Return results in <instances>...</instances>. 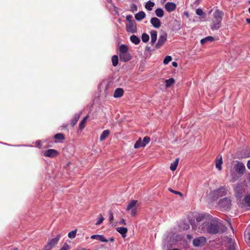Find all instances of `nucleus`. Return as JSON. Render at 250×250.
<instances>
[{"instance_id":"obj_1","label":"nucleus","mask_w":250,"mask_h":250,"mask_svg":"<svg viewBox=\"0 0 250 250\" xmlns=\"http://www.w3.org/2000/svg\"><path fill=\"white\" fill-rule=\"evenodd\" d=\"M196 224L191 225L193 229L200 233L207 232L209 234H217L220 231V224L217 219H208L204 214H199L195 218Z\"/></svg>"},{"instance_id":"obj_2","label":"nucleus","mask_w":250,"mask_h":250,"mask_svg":"<svg viewBox=\"0 0 250 250\" xmlns=\"http://www.w3.org/2000/svg\"><path fill=\"white\" fill-rule=\"evenodd\" d=\"M119 56L121 61L127 62L130 61L132 56L128 51V47L125 44H121L119 48Z\"/></svg>"},{"instance_id":"obj_3","label":"nucleus","mask_w":250,"mask_h":250,"mask_svg":"<svg viewBox=\"0 0 250 250\" xmlns=\"http://www.w3.org/2000/svg\"><path fill=\"white\" fill-rule=\"evenodd\" d=\"M224 13L219 10H216L213 13L214 19L212 21L213 25L211 27L212 30H217L220 27V22L222 21Z\"/></svg>"},{"instance_id":"obj_4","label":"nucleus","mask_w":250,"mask_h":250,"mask_svg":"<svg viewBox=\"0 0 250 250\" xmlns=\"http://www.w3.org/2000/svg\"><path fill=\"white\" fill-rule=\"evenodd\" d=\"M218 205L225 209H229L231 206V200L229 197H225L219 200Z\"/></svg>"},{"instance_id":"obj_5","label":"nucleus","mask_w":250,"mask_h":250,"mask_svg":"<svg viewBox=\"0 0 250 250\" xmlns=\"http://www.w3.org/2000/svg\"><path fill=\"white\" fill-rule=\"evenodd\" d=\"M138 201L137 200H132L129 204L128 205L126 210H130L131 214L132 216H135L137 214V203Z\"/></svg>"},{"instance_id":"obj_6","label":"nucleus","mask_w":250,"mask_h":250,"mask_svg":"<svg viewBox=\"0 0 250 250\" xmlns=\"http://www.w3.org/2000/svg\"><path fill=\"white\" fill-rule=\"evenodd\" d=\"M234 169L239 175H243L245 171V166L242 162L236 161V164L234 166Z\"/></svg>"},{"instance_id":"obj_7","label":"nucleus","mask_w":250,"mask_h":250,"mask_svg":"<svg viewBox=\"0 0 250 250\" xmlns=\"http://www.w3.org/2000/svg\"><path fill=\"white\" fill-rule=\"evenodd\" d=\"M206 241L207 239L205 237L200 236L193 240V245L195 247L202 246L206 243Z\"/></svg>"},{"instance_id":"obj_8","label":"nucleus","mask_w":250,"mask_h":250,"mask_svg":"<svg viewBox=\"0 0 250 250\" xmlns=\"http://www.w3.org/2000/svg\"><path fill=\"white\" fill-rule=\"evenodd\" d=\"M167 34L164 33L159 36L158 42L155 44V47L157 49L160 48L167 41Z\"/></svg>"},{"instance_id":"obj_9","label":"nucleus","mask_w":250,"mask_h":250,"mask_svg":"<svg viewBox=\"0 0 250 250\" xmlns=\"http://www.w3.org/2000/svg\"><path fill=\"white\" fill-rule=\"evenodd\" d=\"M60 235L52 239L44 247V250H51L57 244L60 238Z\"/></svg>"},{"instance_id":"obj_10","label":"nucleus","mask_w":250,"mask_h":250,"mask_svg":"<svg viewBox=\"0 0 250 250\" xmlns=\"http://www.w3.org/2000/svg\"><path fill=\"white\" fill-rule=\"evenodd\" d=\"M126 30L128 32L131 33L137 32V30L135 22H130L126 23Z\"/></svg>"},{"instance_id":"obj_11","label":"nucleus","mask_w":250,"mask_h":250,"mask_svg":"<svg viewBox=\"0 0 250 250\" xmlns=\"http://www.w3.org/2000/svg\"><path fill=\"white\" fill-rule=\"evenodd\" d=\"M227 189L225 187H222L214 191V194L217 197H222L225 195L227 193Z\"/></svg>"},{"instance_id":"obj_12","label":"nucleus","mask_w":250,"mask_h":250,"mask_svg":"<svg viewBox=\"0 0 250 250\" xmlns=\"http://www.w3.org/2000/svg\"><path fill=\"white\" fill-rule=\"evenodd\" d=\"M176 5L173 2H167L165 5V9L168 12H171L176 9Z\"/></svg>"},{"instance_id":"obj_13","label":"nucleus","mask_w":250,"mask_h":250,"mask_svg":"<svg viewBox=\"0 0 250 250\" xmlns=\"http://www.w3.org/2000/svg\"><path fill=\"white\" fill-rule=\"evenodd\" d=\"M150 23L154 28H158L161 26V21L157 18L153 17L151 18Z\"/></svg>"},{"instance_id":"obj_14","label":"nucleus","mask_w":250,"mask_h":250,"mask_svg":"<svg viewBox=\"0 0 250 250\" xmlns=\"http://www.w3.org/2000/svg\"><path fill=\"white\" fill-rule=\"evenodd\" d=\"M58 154L57 151L53 149H48L44 152V155L45 156L49 157H53L57 156Z\"/></svg>"},{"instance_id":"obj_15","label":"nucleus","mask_w":250,"mask_h":250,"mask_svg":"<svg viewBox=\"0 0 250 250\" xmlns=\"http://www.w3.org/2000/svg\"><path fill=\"white\" fill-rule=\"evenodd\" d=\"M90 238L92 239H97L102 242H107L108 240L106 239L105 237L102 235L95 234L91 235Z\"/></svg>"},{"instance_id":"obj_16","label":"nucleus","mask_w":250,"mask_h":250,"mask_svg":"<svg viewBox=\"0 0 250 250\" xmlns=\"http://www.w3.org/2000/svg\"><path fill=\"white\" fill-rule=\"evenodd\" d=\"M124 93V91L122 88H118L115 89L113 96L115 98H120L121 97Z\"/></svg>"},{"instance_id":"obj_17","label":"nucleus","mask_w":250,"mask_h":250,"mask_svg":"<svg viewBox=\"0 0 250 250\" xmlns=\"http://www.w3.org/2000/svg\"><path fill=\"white\" fill-rule=\"evenodd\" d=\"M222 164H223V161H222V156H220L219 158V157H218L217 159L216 160V162H215L216 168L220 171L221 170Z\"/></svg>"},{"instance_id":"obj_18","label":"nucleus","mask_w":250,"mask_h":250,"mask_svg":"<svg viewBox=\"0 0 250 250\" xmlns=\"http://www.w3.org/2000/svg\"><path fill=\"white\" fill-rule=\"evenodd\" d=\"M116 230L122 234L123 237H125L126 236V233L127 232V229L126 228L118 227L116 228Z\"/></svg>"},{"instance_id":"obj_19","label":"nucleus","mask_w":250,"mask_h":250,"mask_svg":"<svg viewBox=\"0 0 250 250\" xmlns=\"http://www.w3.org/2000/svg\"><path fill=\"white\" fill-rule=\"evenodd\" d=\"M151 42L153 44L155 42L157 38V33L155 30H152L150 32Z\"/></svg>"},{"instance_id":"obj_20","label":"nucleus","mask_w":250,"mask_h":250,"mask_svg":"<svg viewBox=\"0 0 250 250\" xmlns=\"http://www.w3.org/2000/svg\"><path fill=\"white\" fill-rule=\"evenodd\" d=\"M146 16V14L143 11H140L135 14V18L137 21H141Z\"/></svg>"},{"instance_id":"obj_21","label":"nucleus","mask_w":250,"mask_h":250,"mask_svg":"<svg viewBox=\"0 0 250 250\" xmlns=\"http://www.w3.org/2000/svg\"><path fill=\"white\" fill-rule=\"evenodd\" d=\"M110 132L108 130H104L100 136V140L101 141L104 140L109 135Z\"/></svg>"},{"instance_id":"obj_22","label":"nucleus","mask_w":250,"mask_h":250,"mask_svg":"<svg viewBox=\"0 0 250 250\" xmlns=\"http://www.w3.org/2000/svg\"><path fill=\"white\" fill-rule=\"evenodd\" d=\"M130 40L132 42L134 43L135 44H138L140 42V39L139 38L137 37L136 35H132L130 38Z\"/></svg>"},{"instance_id":"obj_23","label":"nucleus","mask_w":250,"mask_h":250,"mask_svg":"<svg viewBox=\"0 0 250 250\" xmlns=\"http://www.w3.org/2000/svg\"><path fill=\"white\" fill-rule=\"evenodd\" d=\"M214 41V39L213 37H212L211 36H208V37H206L205 38L202 39L201 40L200 42L202 44H203L207 42H212Z\"/></svg>"},{"instance_id":"obj_24","label":"nucleus","mask_w":250,"mask_h":250,"mask_svg":"<svg viewBox=\"0 0 250 250\" xmlns=\"http://www.w3.org/2000/svg\"><path fill=\"white\" fill-rule=\"evenodd\" d=\"M88 116H86L81 121V122H80V123L79 124V129H80L82 130L84 128V127L85 126V123H86V120L88 119Z\"/></svg>"},{"instance_id":"obj_25","label":"nucleus","mask_w":250,"mask_h":250,"mask_svg":"<svg viewBox=\"0 0 250 250\" xmlns=\"http://www.w3.org/2000/svg\"><path fill=\"white\" fill-rule=\"evenodd\" d=\"M178 163H179V158H177L173 163L171 164L170 166V170L172 171L175 170L177 167Z\"/></svg>"},{"instance_id":"obj_26","label":"nucleus","mask_w":250,"mask_h":250,"mask_svg":"<svg viewBox=\"0 0 250 250\" xmlns=\"http://www.w3.org/2000/svg\"><path fill=\"white\" fill-rule=\"evenodd\" d=\"M175 82V80L173 78H170L165 81L166 87L168 88L170 87Z\"/></svg>"},{"instance_id":"obj_27","label":"nucleus","mask_w":250,"mask_h":250,"mask_svg":"<svg viewBox=\"0 0 250 250\" xmlns=\"http://www.w3.org/2000/svg\"><path fill=\"white\" fill-rule=\"evenodd\" d=\"M154 3L153 2L151 1L150 0H149L147 1L146 5H145V8L151 11L152 10L153 7L154 6Z\"/></svg>"},{"instance_id":"obj_28","label":"nucleus","mask_w":250,"mask_h":250,"mask_svg":"<svg viewBox=\"0 0 250 250\" xmlns=\"http://www.w3.org/2000/svg\"><path fill=\"white\" fill-rule=\"evenodd\" d=\"M81 113H78L77 114H76L74 116V119L72 120V122H71V125L72 126H73L74 125H75L76 123H77V122L78 121L80 117V116H81Z\"/></svg>"},{"instance_id":"obj_29","label":"nucleus","mask_w":250,"mask_h":250,"mask_svg":"<svg viewBox=\"0 0 250 250\" xmlns=\"http://www.w3.org/2000/svg\"><path fill=\"white\" fill-rule=\"evenodd\" d=\"M141 138H140L135 143L134 146L135 148H139L141 147H144Z\"/></svg>"},{"instance_id":"obj_30","label":"nucleus","mask_w":250,"mask_h":250,"mask_svg":"<svg viewBox=\"0 0 250 250\" xmlns=\"http://www.w3.org/2000/svg\"><path fill=\"white\" fill-rule=\"evenodd\" d=\"M111 60H112V65L114 66H116L117 65V64L118 63V62H119V58H118V56H117V55L113 56Z\"/></svg>"},{"instance_id":"obj_31","label":"nucleus","mask_w":250,"mask_h":250,"mask_svg":"<svg viewBox=\"0 0 250 250\" xmlns=\"http://www.w3.org/2000/svg\"><path fill=\"white\" fill-rule=\"evenodd\" d=\"M155 14L158 17H162L164 15V11L161 8H157L155 10Z\"/></svg>"},{"instance_id":"obj_32","label":"nucleus","mask_w":250,"mask_h":250,"mask_svg":"<svg viewBox=\"0 0 250 250\" xmlns=\"http://www.w3.org/2000/svg\"><path fill=\"white\" fill-rule=\"evenodd\" d=\"M142 40L143 42H147L149 40L148 35L146 33H143L142 35Z\"/></svg>"},{"instance_id":"obj_33","label":"nucleus","mask_w":250,"mask_h":250,"mask_svg":"<svg viewBox=\"0 0 250 250\" xmlns=\"http://www.w3.org/2000/svg\"><path fill=\"white\" fill-rule=\"evenodd\" d=\"M244 204L245 206L250 207V195L244 198Z\"/></svg>"},{"instance_id":"obj_34","label":"nucleus","mask_w":250,"mask_h":250,"mask_svg":"<svg viewBox=\"0 0 250 250\" xmlns=\"http://www.w3.org/2000/svg\"><path fill=\"white\" fill-rule=\"evenodd\" d=\"M77 233V230H72L69 232L68 236L70 239H73L76 237Z\"/></svg>"},{"instance_id":"obj_35","label":"nucleus","mask_w":250,"mask_h":250,"mask_svg":"<svg viewBox=\"0 0 250 250\" xmlns=\"http://www.w3.org/2000/svg\"><path fill=\"white\" fill-rule=\"evenodd\" d=\"M172 60V57L170 56H167L164 60L163 63L165 64H168Z\"/></svg>"},{"instance_id":"obj_36","label":"nucleus","mask_w":250,"mask_h":250,"mask_svg":"<svg viewBox=\"0 0 250 250\" xmlns=\"http://www.w3.org/2000/svg\"><path fill=\"white\" fill-rule=\"evenodd\" d=\"M150 139L149 137L146 136L143 139V144L144 147L150 142Z\"/></svg>"},{"instance_id":"obj_37","label":"nucleus","mask_w":250,"mask_h":250,"mask_svg":"<svg viewBox=\"0 0 250 250\" xmlns=\"http://www.w3.org/2000/svg\"><path fill=\"white\" fill-rule=\"evenodd\" d=\"M196 14L199 16H202L204 17L205 13L203 12L202 9L200 8H198L196 10Z\"/></svg>"},{"instance_id":"obj_38","label":"nucleus","mask_w":250,"mask_h":250,"mask_svg":"<svg viewBox=\"0 0 250 250\" xmlns=\"http://www.w3.org/2000/svg\"><path fill=\"white\" fill-rule=\"evenodd\" d=\"M104 220V218L103 217V216L101 214H100L99 215V219L97 221V222H96V225H99L101 224L102 223H103Z\"/></svg>"},{"instance_id":"obj_39","label":"nucleus","mask_w":250,"mask_h":250,"mask_svg":"<svg viewBox=\"0 0 250 250\" xmlns=\"http://www.w3.org/2000/svg\"><path fill=\"white\" fill-rule=\"evenodd\" d=\"M245 240L247 243L250 245V231L248 232L245 235Z\"/></svg>"},{"instance_id":"obj_40","label":"nucleus","mask_w":250,"mask_h":250,"mask_svg":"<svg viewBox=\"0 0 250 250\" xmlns=\"http://www.w3.org/2000/svg\"><path fill=\"white\" fill-rule=\"evenodd\" d=\"M168 190H169V191H170V192H171L173 193H174V194H177V195H179L181 197H182L183 196L182 193L179 191L174 190L172 189L171 188H169Z\"/></svg>"},{"instance_id":"obj_41","label":"nucleus","mask_w":250,"mask_h":250,"mask_svg":"<svg viewBox=\"0 0 250 250\" xmlns=\"http://www.w3.org/2000/svg\"><path fill=\"white\" fill-rule=\"evenodd\" d=\"M132 16L131 15H127L126 17V20L128 21V22H135L134 21L132 20Z\"/></svg>"},{"instance_id":"obj_42","label":"nucleus","mask_w":250,"mask_h":250,"mask_svg":"<svg viewBox=\"0 0 250 250\" xmlns=\"http://www.w3.org/2000/svg\"><path fill=\"white\" fill-rule=\"evenodd\" d=\"M54 138L55 139H62V133H58L56 134L54 136Z\"/></svg>"},{"instance_id":"obj_43","label":"nucleus","mask_w":250,"mask_h":250,"mask_svg":"<svg viewBox=\"0 0 250 250\" xmlns=\"http://www.w3.org/2000/svg\"><path fill=\"white\" fill-rule=\"evenodd\" d=\"M109 222L110 223H112V221L113 220V214L111 211H110L109 212Z\"/></svg>"},{"instance_id":"obj_44","label":"nucleus","mask_w":250,"mask_h":250,"mask_svg":"<svg viewBox=\"0 0 250 250\" xmlns=\"http://www.w3.org/2000/svg\"><path fill=\"white\" fill-rule=\"evenodd\" d=\"M70 246L66 243L63 244V250H70Z\"/></svg>"},{"instance_id":"obj_45","label":"nucleus","mask_w":250,"mask_h":250,"mask_svg":"<svg viewBox=\"0 0 250 250\" xmlns=\"http://www.w3.org/2000/svg\"><path fill=\"white\" fill-rule=\"evenodd\" d=\"M131 8L132 9V10L134 11H137V6L136 4H133L131 6Z\"/></svg>"},{"instance_id":"obj_46","label":"nucleus","mask_w":250,"mask_h":250,"mask_svg":"<svg viewBox=\"0 0 250 250\" xmlns=\"http://www.w3.org/2000/svg\"><path fill=\"white\" fill-rule=\"evenodd\" d=\"M119 223L121 225H125V219H122Z\"/></svg>"},{"instance_id":"obj_47","label":"nucleus","mask_w":250,"mask_h":250,"mask_svg":"<svg viewBox=\"0 0 250 250\" xmlns=\"http://www.w3.org/2000/svg\"><path fill=\"white\" fill-rule=\"evenodd\" d=\"M240 188V186L239 185H238L235 187V188H234V190L235 191H237Z\"/></svg>"},{"instance_id":"obj_48","label":"nucleus","mask_w":250,"mask_h":250,"mask_svg":"<svg viewBox=\"0 0 250 250\" xmlns=\"http://www.w3.org/2000/svg\"><path fill=\"white\" fill-rule=\"evenodd\" d=\"M172 65L174 67H177V66H178V64H177V63L176 62H172Z\"/></svg>"},{"instance_id":"obj_49","label":"nucleus","mask_w":250,"mask_h":250,"mask_svg":"<svg viewBox=\"0 0 250 250\" xmlns=\"http://www.w3.org/2000/svg\"><path fill=\"white\" fill-rule=\"evenodd\" d=\"M234 249H235L234 246L233 245H231L229 247L228 250H234Z\"/></svg>"},{"instance_id":"obj_50","label":"nucleus","mask_w":250,"mask_h":250,"mask_svg":"<svg viewBox=\"0 0 250 250\" xmlns=\"http://www.w3.org/2000/svg\"><path fill=\"white\" fill-rule=\"evenodd\" d=\"M108 241H110L111 242H113L114 241V238L113 237H112L111 238H110V239L109 240H108Z\"/></svg>"},{"instance_id":"obj_51","label":"nucleus","mask_w":250,"mask_h":250,"mask_svg":"<svg viewBox=\"0 0 250 250\" xmlns=\"http://www.w3.org/2000/svg\"><path fill=\"white\" fill-rule=\"evenodd\" d=\"M247 167L249 169H250V160L248 161L247 163Z\"/></svg>"},{"instance_id":"obj_52","label":"nucleus","mask_w":250,"mask_h":250,"mask_svg":"<svg viewBox=\"0 0 250 250\" xmlns=\"http://www.w3.org/2000/svg\"><path fill=\"white\" fill-rule=\"evenodd\" d=\"M246 21L248 23L250 24V19H246Z\"/></svg>"},{"instance_id":"obj_53","label":"nucleus","mask_w":250,"mask_h":250,"mask_svg":"<svg viewBox=\"0 0 250 250\" xmlns=\"http://www.w3.org/2000/svg\"><path fill=\"white\" fill-rule=\"evenodd\" d=\"M77 250H89L84 249V248H81V249H78Z\"/></svg>"},{"instance_id":"obj_54","label":"nucleus","mask_w":250,"mask_h":250,"mask_svg":"<svg viewBox=\"0 0 250 250\" xmlns=\"http://www.w3.org/2000/svg\"><path fill=\"white\" fill-rule=\"evenodd\" d=\"M187 238H188V239H190V238H191V236H190V235H189V234H188V235H187Z\"/></svg>"},{"instance_id":"obj_55","label":"nucleus","mask_w":250,"mask_h":250,"mask_svg":"<svg viewBox=\"0 0 250 250\" xmlns=\"http://www.w3.org/2000/svg\"><path fill=\"white\" fill-rule=\"evenodd\" d=\"M13 250H18V248H15L13 249Z\"/></svg>"},{"instance_id":"obj_56","label":"nucleus","mask_w":250,"mask_h":250,"mask_svg":"<svg viewBox=\"0 0 250 250\" xmlns=\"http://www.w3.org/2000/svg\"><path fill=\"white\" fill-rule=\"evenodd\" d=\"M249 12L250 13V7L248 9Z\"/></svg>"},{"instance_id":"obj_57","label":"nucleus","mask_w":250,"mask_h":250,"mask_svg":"<svg viewBox=\"0 0 250 250\" xmlns=\"http://www.w3.org/2000/svg\"><path fill=\"white\" fill-rule=\"evenodd\" d=\"M107 1L109 2L111 1V0H107Z\"/></svg>"},{"instance_id":"obj_58","label":"nucleus","mask_w":250,"mask_h":250,"mask_svg":"<svg viewBox=\"0 0 250 250\" xmlns=\"http://www.w3.org/2000/svg\"><path fill=\"white\" fill-rule=\"evenodd\" d=\"M178 250V249H173V250Z\"/></svg>"},{"instance_id":"obj_59","label":"nucleus","mask_w":250,"mask_h":250,"mask_svg":"<svg viewBox=\"0 0 250 250\" xmlns=\"http://www.w3.org/2000/svg\"><path fill=\"white\" fill-rule=\"evenodd\" d=\"M248 3H249V4H250V0H249V1H248Z\"/></svg>"},{"instance_id":"obj_60","label":"nucleus","mask_w":250,"mask_h":250,"mask_svg":"<svg viewBox=\"0 0 250 250\" xmlns=\"http://www.w3.org/2000/svg\"><path fill=\"white\" fill-rule=\"evenodd\" d=\"M37 143H38V144H39V142H38V141H37Z\"/></svg>"},{"instance_id":"obj_61","label":"nucleus","mask_w":250,"mask_h":250,"mask_svg":"<svg viewBox=\"0 0 250 250\" xmlns=\"http://www.w3.org/2000/svg\"><path fill=\"white\" fill-rule=\"evenodd\" d=\"M37 143H38V144H39V142H38V141H37Z\"/></svg>"},{"instance_id":"obj_62","label":"nucleus","mask_w":250,"mask_h":250,"mask_svg":"<svg viewBox=\"0 0 250 250\" xmlns=\"http://www.w3.org/2000/svg\"><path fill=\"white\" fill-rule=\"evenodd\" d=\"M164 1H167V0H163Z\"/></svg>"},{"instance_id":"obj_63","label":"nucleus","mask_w":250,"mask_h":250,"mask_svg":"<svg viewBox=\"0 0 250 250\" xmlns=\"http://www.w3.org/2000/svg\"><path fill=\"white\" fill-rule=\"evenodd\" d=\"M60 250H62V249H60Z\"/></svg>"}]
</instances>
